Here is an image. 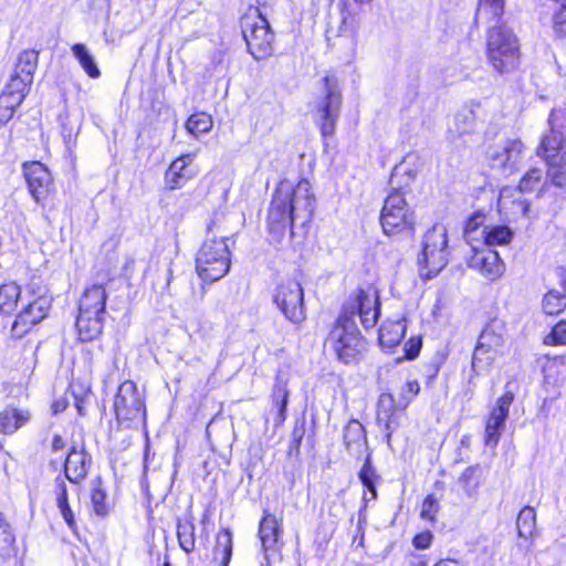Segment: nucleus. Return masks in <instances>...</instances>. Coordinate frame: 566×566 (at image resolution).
Listing matches in <instances>:
<instances>
[{"mask_svg":"<svg viewBox=\"0 0 566 566\" xmlns=\"http://www.w3.org/2000/svg\"><path fill=\"white\" fill-rule=\"evenodd\" d=\"M315 198L308 180L294 184L284 179L276 186L268 212L271 233L281 237L296 224L305 226L312 219Z\"/></svg>","mask_w":566,"mask_h":566,"instance_id":"nucleus-1","label":"nucleus"},{"mask_svg":"<svg viewBox=\"0 0 566 566\" xmlns=\"http://www.w3.org/2000/svg\"><path fill=\"white\" fill-rule=\"evenodd\" d=\"M106 298V290L102 284H93L82 294L76 319L82 342L93 340L102 333Z\"/></svg>","mask_w":566,"mask_h":566,"instance_id":"nucleus-2","label":"nucleus"},{"mask_svg":"<svg viewBox=\"0 0 566 566\" xmlns=\"http://www.w3.org/2000/svg\"><path fill=\"white\" fill-rule=\"evenodd\" d=\"M342 108V94L338 78L327 74L322 80L321 95L312 106V116L324 138L334 136Z\"/></svg>","mask_w":566,"mask_h":566,"instance_id":"nucleus-3","label":"nucleus"},{"mask_svg":"<svg viewBox=\"0 0 566 566\" xmlns=\"http://www.w3.org/2000/svg\"><path fill=\"white\" fill-rule=\"evenodd\" d=\"M447 228L437 223L429 229L421 242V253L418 256L420 275L426 279L436 276L449 262Z\"/></svg>","mask_w":566,"mask_h":566,"instance_id":"nucleus-4","label":"nucleus"},{"mask_svg":"<svg viewBox=\"0 0 566 566\" xmlns=\"http://www.w3.org/2000/svg\"><path fill=\"white\" fill-rule=\"evenodd\" d=\"M488 60L500 74L514 71L520 63V46L506 27H493L488 34Z\"/></svg>","mask_w":566,"mask_h":566,"instance_id":"nucleus-5","label":"nucleus"},{"mask_svg":"<svg viewBox=\"0 0 566 566\" xmlns=\"http://www.w3.org/2000/svg\"><path fill=\"white\" fill-rule=\"evenodd\" d=\"M326 345L334 352L337 359L344 364L356 361L366 348L356 322L347 316H339L329 332Z\"/></svg>","mask_w":566,"mask_h":566,"instance_id":"nucleus-6","label":"nucleus"},{"mask_svg":"<svg viewBox=\"0 0 566 566\" xmlns=\"http://www.w3.org/2000/svg\"><path fill=\"white\" fill-rule=\"evenodd\" d=\"M231 259L224 239H210L203 242L196 258V270L205 282H216L230 270Z\"/></svg>","mask_w":566,"mask_h":566,"instance_id":"nucleus-7","label":"nucleus"},{"mask_svg":"<svg viewBox=\"0 0 566 566\" xmlns=\"http://www.w3.org/2000/svg\"><path fill=\"white\" fill-rule=\"evenodd\" d=\"M255 14H248L242 21V32L249 53L258 61L273 54L274 33L269 21L254 10Z\"/></svg>","mask_w":566,"mask_h":566,"instance_id":"nucleus-8","label":"nucleus"},{"mask_svg":"<svg viewBox=\"0 0 566 566\" xmlns=\"http://www.w3.org/2000/svg\"><path fill=\"white\" fill-rule=\"evenodd\" d=\"M114 410L123 427L145 424L146 407L143 395L132 380L122 382L114 399Z\"/></svg>","mask_w":566,"mask_h":566,"instance_id":"nucleus-9","label":"nucleus"},{"mask_svg":"<svg viewBox=\"0 0 566 566\" xmlns=\"http://www.w3.org/2000/svg\"><path fill=\"white\" fill-rule=\"evenodd\" d=\"M380 224L387 235L412 230L415 213L399 190L391 191L385 199Z\"/></svg>","mask_w":566,"mask_h":566,"instance_id":"nucleus-10","label":"nucleus"},{"mask_svg":"<svg viewBox=\"0 0 566 566\" xmlns=\"http://www.w3.org/2000/svg\"><path fill=\"white\" fill-rule=\"evenodd\" d=\"M273 301L291 323L300 325L305 319L304 292L296 280L282 281L274 291Z\"/></svg>","mask_w":566,"mask_h":566,"instance_id":"nucleus-11","label":"nucleus"},{"mask_svg":"<svg viewBox=\"0 0 566 566\" xmlns=\"http://www.w3.org/2000/svg\"><path fill=\"white\" fill-rule=\"evenodd\" d=\"M380 304L378 295L375 291L360 290L348 303L344 306L340 316H347L348 319L355 321L359 316L360 322L365 328L373 327L380 314Z\"/></svg>","mask_w":566,"mask_h":566,"instance_id":"nucleus-12","label":"nucleus"},{"mask_svg":"<svg viewBox=\"0 0 566 566\" xmlns=\"http://www.w3.org/2000/svg\"><path fill=\"white\" fill-rule=\"evenodd\" d=\"M513 400V392L506 391L496 400V405L492 408L485 422L484 441L488 447L495 448L497 446Z\"/></svg>","mask_w":566,"mask_h":566,"instance_id":"nucleus-13","label":"nucleus"},{"mask_svg":"<svg viewBox=\"0 0 566 566\" xmlns=\"http://www.w3.org/2000/svg\"><path fill=\"white\" fill-rule=\"evenodd\" d=\"M472 248V254L468 259V265L479 271L484 277L490 281L497 280L505 270V265L500 259L499 253L489 247H474Z\"/></svg>","mask_w":566,"mask_h":566,"instance_id":"nucleus-14","label":"nucleus"},{"mask_svg":"<svg viewBox=\"0 0 566 566\" xmlns=\"http://www.w3.org/2000/svg\"><path fill=\"white\" fill-rule=\"evenodd\" d=\"M196 156V153L185 154L169 165L165 172V185L168 189H180L198 175V168L193 165Z\"/></svg>","mask_w":566,"mask_h":566,"instance_id":"nucleus-15","label":"nucleus"},{"mask_svg":"<svg viewBox=\"0 0 566 566\" xmlns=\"http://www.w3.org/2000/svg\"><path fill=\"white\" fill-rule=\"evenodd\" d=\"M402 411L391 394L384 392L377 403V422L382 428L387 444L390 446L395 430L400 426Z\"/></svg>","mask_w":566,"mask_h":566,"instance_id":"nucleus-16","label":"nucleus"},{"mask_svg":"<svg viewBox=\"0 0 566 566\" xmlns=\"http://www.w3.org/2000/svg\"><path fill=\"white\" fill-rule=\"evenodd\" d=\"M338 17L331 25V31H334L339 39L348 40L352 49L354 50L357 44V36L359 31V17L350 9L347 1L338 3Z\"/></svg>","mask_w":566,"mask_h":566,"instance_id":"nucleus-17","label":"nucleus"},{"mask_svg":"<svg viewBox=\"0 0 566 566\" xmlns=\"http://www.w3.org/2000/svg\"><path fill=\"white\" fill-rule=\"evenodd\" d=\"M50 298L46 296H39L29 303L17 316L12 332L17 335H23L32 326L40 323L46 315L50 308Z\"/></svg>","mask_w":566,"mask_h":566,"instance_id":"nucleus-18","label":"nucleus"},{"mask_svg":"<svg viewBox=\"0 0 566 566\" xmlns=\"http://www.w3.org/2000/svg\"><path fill=\"white\" fill-rule=\"evenodd\" d=\"M282 534V522L273 514L265 512L259 526V537L266 566L270 558L279 552V541Z\"/></svg>","mask_w":566,"mask_h":566,"instance_id":"nucleus-19","label":"nucleus"},{"mask_svg":"<svg viewBox=\"0 0 566 566\" xmlns=\"http://www.w3.org/2000/svg\"><path fill=\"white\" fill-rule=\"evenodd\" d=\"M23 170L32 197L36 202H40L52 187L50 171L39 161L24 164Z\"/></svg>","mask_w":566,"mask_h":566,"instance_id":"nucleus-20","label":"nucleus"},{"mask_svg":"<svg viewBox=\"0 0 566 566\" xmlns=\"http://www.w3.org/2000/svg\"><path fill=\"white\" fill-rule=\"evenodd\" d=\"M522 151L523 144L521 140H506L502 146L490 150L491 165L503 171H511L520 161Z\"/></svg>","mask_w":566,"mask_h":566,"instance_id":"nucleus-21","label":"nucleus"},{"mask_svg":"<svg viewBox=\"0 0 566 566\" xmlns=\"http://www.w3.org/2000/svg\"><path fill=\"white\" fill-rule=\"evenodd\" d=\"M91 467V457L83 448L72 447L64 461V475L71 483L83 481Z\"/></svg>","mask_w":566,"mask_h":566,"instance_id":"nucleus-22","label":"nucleus"},{"mask_svg":"<svg viewBox=\"0 0 566 566\" xmlns=\"http://www.w3.org/2000/svg\"><path fill=\"white\" fill-rule=\"evenodd\" d=\"M478 345L480 354H482V349L485 348L497 355H503L505 328L502 322L494 321L490 323L481 333Z\"/></svg>","mask_w":566,"mask_h":566,"instance_id":"nucleus-23","label":"nucleus"},{"mask_svg":"<svg viewBox=\"0 0 566 566\" xmlns=\"http://www.w3.org/2000/svg\"><path fill=\"white\" fill-rule=\"evenodd\" d=\"M407 329L406 318L386 321L379 329V344L385 349H392L400 345Z\"/></svg>","mask_w":566,"mask_h":566,"instance_id":"nucleus-24","label":"nucleus"},{"mask_svg":"<svg viewBox=\"0 0 566 566\" xmlns=\"http://www.w3.org/2000/svg\"><path fill=\"white\" fill-rule=\"evenodd\" d=\"M344 442L350 454L360 458L367 451V438L365 428L357 421H350L344 431Z\"/></svg>","mask_w":566,"mask_h":566,"instance_id":"nucleus-25","label":"nucleus"},{"mask_svg":"<svg viewBox=\"0 0 566 566\" xmlns=\"http://www.w3.org/2000/svg\"><path fill=\"white\" fill-rule=\"evenodd\" d=\"M564 137L558 130L552 129L549 134L543 136L537 155L547 163L549 167L557 165V158L563 150Z\"/></svg>","mask_w":566,"mask_h":566,"instance_id":"nucleus-26","label":"nucleus"},{"mask_svg":"<svg viewBox=\"0 0 566 566\" xmlns=\"http://www.w3.org/2000/svg\"><path fill=\"white\" fill-rule=\"evenodd\" d=\"M55 497H56V505L59 507V511L61 513V516L63 517L64 522L69 526V528L76 533L77 524L75 520V515L70 506L69 503V493L66 483L63 478L57 476L55 479Z\"/></svg>","mask_w":566,"mask_h":566,"instance_id":"nucleus-27","label":"nucleus"},{"mask_svg":"<svg viewBox=\"0 0 566 566\" xmlns=\"http://www.w3.org/2000/svg\"><path fill=\"white\" fill-rule=\"evenodd\" d=\"M30 413L28 410L6 408L0 411V432L12 434L28 422Z\"/></svg>","mask_w":566,"mask_h":566,"instance_id":"nucleus-28","label":"nucleus"},{"mask_svg":"<svg viewBox=\"0 0 566 566\" xmlns=\"http://www.w3.org/2000/svg\"><path fill=\"white\" fill-rule=\"evenodd\" d=\"M71 52L88 77L98 78L101 76L95 57L85 44L75 43L72 45Z\"/></svg>","mask_w":566,"mask_h":566,"instance_id":"nucleus-29","label":"nucleus"},{"mask_svg":"<svg viewBox=\"0 0 566 566\" xmlns=\"http://www.w3.org/2000/svg\"><path fill=\"white\" fill-rule=\"evenodd\" d=\"M475 124V115L472 109H461L458 112L452 122L449 124V134L452 138L461 137L473 130Z\"/></svg>","mask_w":566,"mask_h":566,"instance_id":"nucleus-30","label":"nucleus"},{"mask_svg":"<svg viewBox=\"0 0 566 566\" xmlns=\"http://www.w3.org/2000/svg\"><path fill=\"white\" fill-rule=\"evenodd\" d=\"M177 537L180 547L190 553L195 549V524L190 514H185L177 522Z\"/></svg>","mask_w":566,"mask_h":566,"instance_id":"nucleus-31","label":"nucleus"},{"mask_svg":"<svg viewBox=\"0 0 566 566\" xmlns=\"http://www.w3.org/2000/svg\"><path fill=\"white\" fill-rule=\"evenodd\" d=\"M232 556V535L229 531H222L217 536L213 549L214 566H229Z\"/></svg>","mask_w":566,"mask_h":566,"instance_id":"nucleus-32","label":"nucleus"},{"mask_svg":"<svg viewBox=\"0 0 566 566\" xmlns=\"http://www.w3.org/2000/svg\"><path fill=\"white\" fill-rule=\"evenodd\" d=\"M483 245L492 249L494 245H504L513 238L512 230L506 226L485 227L482 230Z\"/></svg>","mask_w":566,"mask_h":566,"instance_id":"nucleus-33","label":"nucleus"},{"mask_svg":"<svg viewBox=\"0 0 566 566\" xmlns=\"http://www.w3.org/2000/svg\"><path fill=\"white\" fill-rule=\"evenodd\" d=\"M517 533L521 538L532 539L536 535V513L531 506L521 510L516 520Z\"/></svg>","mask_w":566,"mask_h":566,"instance_id":"nucleus-34","label":"nucleus"},{"mask_svg":"<svg viewBox=\"0 0 566 566\" xmlns=\"http://www.w3.org/2000/svg\"><path fill=\"white\" fill-rule=\"evenodd\" d=\"M272 397L273 405L277 409L275 420L277 423H281L286 418V407L289 402L287 381L282 376L276 377Z\"/></svg>","mask_w":566,"mask_h":566,"instance_id":"nucleus-35","label":"nucleus"},{"mask_svg":"<svg viewBox=\"0 0 566 566\" xmlns=\"http://www.w3.org/2000/svg\"><path fill=\"white\" fill-rule=\"evenodd\" d=\"M39 53L35 50H25L19 54L14 67L15 74L22 75L27 81H33V74L38 66Z\"/></svg>","mask_w":566,"mask_h":566,"instance_id":"nucleus-36","label":"nucleus"},{"mask_svg":"<svg viewBox=\"0 0 566 566\" xmlns=\"http://www.w3.org/2000/svg\"><path fill=\"white\" fill-rule=\"evenodd\" d=\"M21 295L20 286L14 283H4L0 286V312L11 313Z\"/></svg>","mask_w":566,"mask_h":566,"instance_id":"nucleus-37","label":"nucleus"},{"mask_svg":"<svg viewBox=\"0 0 566 566\" xmlns=\"http://www.w3.org/2000/svg\"><path fill=\"white\" fill-rule=\"evenodd\" d=\"M212 126V117L203 112L192 114L186 123V129L195 137L210 132Z\"/></svg>","mask_w":566,"mask_h":566,"instance_id":"nucleus-38","label":"nucleus"},{"mask_svg":"<svg viewBox=\"0 0 566 566\" xmlns=\"http://www.w3.org/2000/svg\"><path fill=\"white\" fill-rule=\"evenodd\" d=\"M504 0H480L476 20H495L503 13Z\"/></svg>","mask_w":566,"mask_h":566,"instance_id":"nucleus-39","label":"nucleus"},{"mask_svg":"<svg viewBox=\"0 0 566 566\" xmlns=\"http://www.w3.org/2000/svg\"><path fill=\"white\" fill-rule=\"evenodd\" d=\"M499 356L500 355L485 348L482 349V354H480L479 345H476L472 357V370L475 375L488 373Z\"/></svg>","mask_w":566,"mask_h":566,"instance_id":"nucleus-40","label":"nucleus"},{"mask_svg":"<svg viewBox=\"0 0 566 566\" xmlns=\"http://www.w3.org/2000/svg\"><path fill=\"white\" fill-rule=\"evenodd\" d=\"M377 479H378V475L376 474V471L371 467V463H370V454L367 453L365 462L359 471V480L361 481L364 486L370 493V500H375L377 496L376 485H375Z\"/></svg>","mask_w":566,"mask_h":566,"instance_id":"nucleus-41","label":"nucleus"},{"mask_svg":"<svg viewBox=\"0 0 566 566\" xmlns=\"http://www.w3.org/2000/svg\"><path fill=\"white\" fill-rule=\"evenodd\" d=\"M544 175L538 168L528 170L525 176L521 179L518 189L521 192H532L538 189L542 185Z\"/></svg>","mask_w":566,"mask_h":566,"instance_id":"nucleus-42","label":"nucleus"},{"mask_svg":"<svg viewBox=\"0 0 566 566\" xmlns=\"http://www.w3.org/2000/svg\"><path fill=\"white\" fill-rule=\"evenodd\" d=\"M566 306V297L557 292H548L543 298V310L548 315L558 314Z\"/></svg>","mask_w":566,"mask_h":566,"instance_id":"nucleus-43","label":"nucleus"},{"mask_svg":"<svg viewBox=\"0 0 566 566\" xmlns=\"http://www.w3.org/2000/svg\"><path fill=\"white\" fill-rule=\"evenodd\" d=\"M32 82L33 81H27L22 75L13 73L4 90L13 95H22V101H24Z\"/></svg>","mask_w":566,"mask_h":566,"instance_id":"nucleus-44","label":"nucleus"},{"mask_svg":"<svg viewBox=\"0 0 566 566\" xmlns=\"http://www.w3.org/2000/svg\"><path fill=\"white\" fill-rule=\"evenodd\" d=\"M91 503L94 513L97 516L104 517L108 514L109 507L106 502V493L101 486H95L91 493Z\"/></svg>","mask_w":566,"mask_h":566,"instance_id":"nucleus-45","label":"nucleus"},{"mask_svg":"<svg viewBox=\"0 0 566 566\" xmlns=\"http://www.w3.org/2000/svg\"><path fill=\"white\" fill-rule=\"evenodd\" d=\"M420 385L417 380L407 381L400 391L398 399V406L401 410H405L412 399L419 394Z\"/></svg>","mask_w":566,"mask_h":566,"instance_id":"nucleus-46","label":"nucleus"},{"mask_svg":"<svg viewBox=\"0 0 566 566\" xmlns=\"http://www.w3.org/2000/svg\"><path fill=\"white\" fill-rule=\"evenodd\" d=\"M14 536L9 524L0 521V555L8 556L13 549Z\"/></svg>","mask_w":566,"mask_h":566,"instance_id":"nucleus-47","label":"nucleus"},{"mask_svg":"<svg viewBox=\"0 0 566 566\" xmlns=\"http://www.w3.org/2000/svg\"><path fill=\"white\" fill-rule=\"evenodd\" d=\"M440 505L438 500L434 497V495H428L422 502L421 511H420V517L422 520L434 522L436 516L439 512Z\"/></svg>","mask_w":566,"mask_h":566,"instance_id":"nucleus-48","label":"nucleus"},{"mask_svg":"<svg viewBox=\"0 0 566 566\" xmlns=\"http://www.w3.org/2000/svg\"><path fill=\"white\" fill-rule=\"evenodd\" d=\"M546 345H566V321L558 322L544 338Z\"/></svg>","mask_w":566,"mask_h":566,"instance_id":"nucleus-49","label":"nucleus"},{"mask_svg":"<svg viewBox=\"0 0 566 566\" xmlns=\"http://www.w3.org/2000/svg\"><path fill=\"white\" fill-rule=\"evenodd\" d=\"M485 214L481 212H475L473 216L469 218L464 229V235L470 245H473L472 241L475 239L474 233L479 230V228L484 223Z\"/></svg>","mask_w":566,"mask_h":566,"instance_id":"nucleus-50","label":"nucleus"},{"mask_svg":"<svg viewBox=\"0 0 566 566\" xmlns=\"http://www.w3.org/2000/svg\"><path fill=\"white\" fill-rule=\"evenodd\" d=\"M422 346V339L419 336L410 337L403 346V358L413 359L418 356Z\"/></svg>","mask_w":566,"mask_h":566,"instance_id":"nucleus-51","label":"nucleus"},{"mask_svg":"<svg viewBox=\"0 0 566 566\" xmlns=\"http://www.w3.org/2000/svg\"><path fill=\"white\" fill-rule=\"evenodd\" d=\"M553 30L557 36L566 35V7H562V9L554 14Z\"/></svg>","mask_w":566,"mask_h":566,"instance_id":"nucleus-52","label":"nucleus"},{"mask_svg":"<svg viewBox=\"0 0 566 566\" xmlns=\"http://www.w3.org/2000/svg\"><path fill=\"white\" fill-rule=\"evenodd\" d=\"M22 102V95H13L6 90L0 95V106L3 107L17 109Z\"/></svg>","mask_w":566,"mask_h":566,"instance_id":"nucleus-53","label":"nucleus"},{"mask_svg":"<svg viewBox=\"0 0 566 566\" xmlns=\"http://www.w3.org/2000/svg\"><path fill=\"white\" fill-rule=\"evenodd\" d=\"M432 538V533L426 531L416 535L412 539V544L417 549H427L431 545Z\"/></svg>","mask_w":566,"mask_h":566,"instance_id":"nucleus-54","label":"nucleus"},{"mask_svg":"<svg viewBox=\"0 0 566 566\" xmlns=\"http://www.w3.org/2000/svg\"><path fill=\"white\" fill-rule=\"evenodd\" d=\"M65 447V442L63 438L59 434H54L51 441V450L52 452H59L62 451Z\"/></svg>","mask_w":566,"mask_h":566,"instance_id":"nucleus-55","label":"nucleus"},{"mask_svg":"<svg viewBox=\"0 0 566 566\" xmlns=\"http://www.w3.org/2000/svg\"><path fill=\"white\" fill-rule=\"evenodd\" d=\"M15 109L13 108L0 106V123H8L12 118Z\"/></svg>","mask_w":566,"mask_h":566,"instance_id":"nucleus-56","label":"nucleus"},{"mask_svg":"<svg viewBox=\"0 0 566 566\" xmlns=\"http://www.w3.org/2000/svg\"><path fill=\"white\" fill-rule=\"evenodd\" d=\"M510 192H511V189H503L501 192H500V197H499V206L501 209H504L506 208V203H507V200L510 198Z\"/></svg>","mask_w":566,"mask_h":566,"instance_id":"nucleus-57","label":"nucleus"},{"mask_svg":"<svg viewBox=\"0 0 566 566\" xmlns=\"http://www.w3.org/2000/svg\"><path fill=\"white\" fill-rule=\"evenodd\" d=\"M554 167H558L562 172H566V149L563 151L560 156L557 158V165Z\"/></svg>","mask_w":566,"mask_h":566,"instance_id":"nucleus-58","label":"nucleus"},{"mask_svg":"<svg viewBox=\"0 0 566 566\" xmlns=\"http://www.w3.org/2000/svg\"><path fill=\"white\" fill-rule=\"evenodd\" d=\"M434 566H457V563L452 559H443L437 563Z\"/></svg>","mask_w":566,"mask_h":566,"instance_id":"nucleus-59","label":"nucleus"},{"mask_svg":"<svg viewBox=\"0 0 566 566\" xmlns=\"http://www.w3.org/2000/svg\"><path fill=\"white\" fill-rule=\"evenodd\" d=\"M53 411L54 413H57L59 411L63 410L65 408V405L63 402H54L53 403Z\"/></svg>","mask_w":566,"mask_h":566,"instance_id":"nucleus-60","label":"nucleus"},{"mask_svg":"<svg viewBox=\"0 0 566 566\" xmlns=\"http://www.w3.org/2000/svg\"><path fill=\"white\" fill-rule=\"evenodd\" d=\"M555 1L560 3L562 7H566V0H555Z\"/></svg>","mask_w":566,"mask_h":566,"instance_id":"nucleus-61","label":"nucleus"},{"mask_svg":"<svg viewBox=\"0 0 566 566\" xmlns=\"http://www.w3.org/2000/svg\"><path fill=\"white\" fill-rule=\"evenodd\" d=\"M371 0H355V2L357 3H368L370 2Z\"/></svg>","mask_w":566,"mask_h":566,"instance_id":"nucleus-62","label":"nucleus"}]
</instances>
